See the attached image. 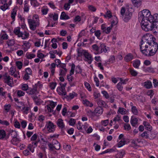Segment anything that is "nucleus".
Segmentation results:
<instances>
[{"label":"nucleus","instance_id":"nucleus-52","mask_svg":"<svg viewBox=\"0 0 158 158\" xmlns=\"http://www.w3.org/2000/svg\"><path fill=\"white\" fill-rule=\"evenodd\" d=\"M75 68V65L74 64H72V66L71 69L70 71V75H72L73 74Z\"/></svg>","mask_w":158,"mask_h":158},{"label":"nucleus","instance_id":"nucleus-37","mask_svg":"<svg viewBox=\"0 0 158 158\" xmlns=\"http://www.w3.org/2000/svg\"><path fill=\"white\" fill-rule=\"evenodd\" d=\"M92 47L93 50L97 52L96 54H99V47H98L96 44H94L92 45Z\"/></svg>","mask_w":158,"mask_h":158},{"label":"nucleus","instance_id":"nucleus-61","mask_svg":"<svg viewBox=\"0 0 158 158\" xmlns=\"http://www.w3.org/2000/svg\"><path fill=\"white\" fill-rule=\"evenodd\" d=\"M48 146L50 150L51 151H53L54 150V149L55 148L54 145L51 143H49L48 144Z\"/></svg>","mask_w":158,"mask_h":158},{"label":"nucleus","instance_id":"nucleus-14","mask_svg":"<svg viewBox=\"0 0 158 158\" xmlns=\"http://www.w3.org/2000/svg\"><path fill=\"white\" fill-rule=\"evenodd\" d=\"M130 122L131 125L133 127H137L138 126V120L136 118H133V117L132 116L131 117Z\"/></svg>","mask_w":158,"mask_h":158},{"label":"nucleus","instance_id":"nucleus-39","mask_svg":"<svg viewBox=\"0 0 158 158\" xmlns=\"http://www.w3.org/2000/svg\"><path fill=\"white\" fill-rule=\"evenodd\" d=\"M6 43L8 46H11L15 44V41L14 39H11L7 41Z\"/></svg>","mask_w":158,"mask_h":158},{"label":"nucleus","instance_id":"nucleus-34","mask_svg":"<svg viewBox=\"0 0 158 158\" xmlns=\"http://www.w3.org/2000/svg\"><path fill=\"white\" fill-rule=\"evenodd\" d=\"M112 19L113 20L111 22L110 26L113 27L114 25H116L117 23V22H116L117 21L118 19L116 17L114 16L113 17Z\"/></svg>","mask_w":158,"mask_h":158},{"label":"nucleus","instance_id":"nucleus-26","mask_svg":"<svg viewBox=\"0 0 158 158\" xmlns=\"http://www.w3.org/2000/svg\"><path fill=\"white\" fill-rule=\"evenodd\" d=\"M9 135H11L12 138L17 137V133L16 131L13 130H10L9 131Z\"/></svg>","mask_w":158,"mask_h":158},{"label":"nucleus","instance_id":"nucleus-59","mask_svg":"<svg viewBox=\"0 0 158 158\" xmlns=\"http://www.w3.org/2000/svg\"><path fill=\"white\" fill-rule=\"evenodd\" d=\"M0 38L3 40H6L8 39V36L6 34H2V35H0Z\"/></svg>","mask_w":158,"mask_h":158},{"label":"nucleus","instance_id":"nucleus-30","mask_svg":"<svg viewBox=\"0 0 158 158\" xmlns=\"http://www.w3.org/2000/svg\"><path fill=\"white\" fill-rule=\"evenodd\" d=\"M144 84V86L147 89H150L152 87V82L150 81L145 82Z\"/></svg>","mask_w":158,"mask_h":158},{"label":"nucleus","instance_id":"nucleus-22","mask_svg":"<svg viewBox=\"0 0 158 158\" xmlns=\"http://www.w3.org/2000/svg\"><path fill=\"white\" fill-rule=\"evenodd\" d=\"M143 124L148 130L151 131L152 130V127L148 122L144 121Z\"/></svg>","mask_w":158,"mask_h":158},{"label":"nucleus","instance_id":"nucleus-29","mask_svg":"<svg viewBox=\"0 0 158 158\" xmlns=\"http://www.w3.org/2000/svg\"><path fill=\"white\" fill-rule=\"evenodd\" d=\"M32 98L36 105H38L40 104V99H38V97L36 95H34L32 97Z\"/></svg>","mask_w":158,"mask_h":158},{"label":"nucleus","instance_id":"nucleus-25","mask_svg":"<svg viewBox=\"0 0 158 158\" xmlns=\"http://www.w3.org/2000/svg\"><path fill=\"white\" fill-rule=\"evenodd\" d=\"M70 18L69 16L66 15L65 12H62L60 16V19H67Z\"/></svg>","mask_w":158,"mask_h":158},{"label":"nucleus","instance_id":"nucleus-55","mask_svg":"<svg viewBox=\"0 0 158 158\" xmlns=\"http://www.w3.org/2000/svg\"><path fill=\"white\" fill-rule=\"evenodd\" d=\"M76 123V120L75 119L71 118L69 121V123L70 125L74 126Z\"/></svg>","mask_w":158,"mask_h":158},{"label":"nucleus","instance_id":"nucleus-7","mask_svg":"<svg viewBox=\"0 0 158 158\" xmlns=\"http://www.w3.org/2000/svg\"><path fill=\"white\" fill-rule=\"evenodd\" d=\"M149 47L150 49L151 55H152V56H153L155 54L157 51L158 49V44L157 43L155 42L152 44H152L150 45V46Z\"/></svg>","mask_w":158,"mask_h":158},{"label":"nucleus","instance_id":"nucleus-8","mask_svg":"<svg viewBox=\"0 0 158 158\" xmlns=\"http://www.w3.org/2000/svg\"><path fill=\"white\" fill-rule=\"evenodd\" d=\"M141 47V49H140L142 53L145 56H152L151 55V51H150V49H149V46L148 45H145V48L143 49L142 48V46Z\"/></svg>","mask_w":158,"mask_h":158},{"label":"nucleus","instance_id":"nucleus-23","mask_svg":"<svg viewBox=\"0 0 158 158\" xmlns=\"http://www.w3.org/2000/svg\"><path fill=\"white\" fill-rule=\"evenodd\" d=\"M29 90V91L27 92V93L29 94L33 95L36 94V93L37 92V90L36 87H35V86H33L32 89H30Z\"/></svg>","mask_w":158,"mask_h":158},{"label":"nucleus","instance_id":"nucleus-19","mask_svg":"<svg viewBox=\"0 0 158 158\" xmlns=\"http://www.w3.org/2000/svg\"><path fill=\"white\" fill-rule=\"evenodd\" d=\"M20 141V140L19 139L17 138V137H15L12 138L11 140V142L13 144L17 145Z\"/></svg>","mask_w":158,"mask_h":158},{"label":"nucleus","instance_id":"nucleus-53","mask_svg":"<svg viewBox=\"0 0 158 158\" xmlns=\"http://www.w3.org/2000/svg\"><path fill=\"white\" fill-rule=\"evenodd\" d=\"M117 88L119 91H122L123 88L122 84L121 82L118 83L117 85Z\"/></svg>","mask_w":158,"mask_h":158},{"label":"nucleus","instance_id":"nucleus-46","mask_svg":"<svg viewBox=\"0 0 158 158\" xmlns=\"http://www.w3.org/2000/svg\"><path fill=\"white\" fill-rule=\"evenodd\" d=\"M16 65L17 68L19 69H21L22 68L23 63L20 61H17L16 62Z\"/></svg>","mask_w":158,"mask_h":158},{"label":"nucleus","instance_id":"nucleus-15","mask_svg":"<svg viewBox=\"0 0 158 158\" xmlns=\"http://www.w3.org/2000/svg\"><path fill=\"white\" fill-rule=\"evenodd\" d=\"M56 124L60 128L63 129L64 128L65 125L63 120L61 118H59L57 121Z\"/></svg>","mask_w":158,"mask_h":158},{"label":"nucleus","instance_id":"nucleus-6","mask_svg":"<svg viewBox=\"0 0 158 158\" xmlns=\"http://www.w3.org/2000/svg\"><path fill=\"white\" fill-rule=\"evenodd\" d=\"M56 127V126L54 125L52 122L49 121L46 122L45 128L48 129L49 132H52L55 131Z\"/></svg>","mask_w":158,"mask_h":158},{"label":"nucleus","instance_id":"nucleus-3","mask_svg":"<svg viewBox=\"0 0 158 158\" xmlns=\"http://www.w3.org/2000/svg\"><path fill=\"white\" fill-rule=\"evenodd\" d=\"M154 22L153 23L149 24L150 27V30L155 31L154 32L158 33V14H156L153 15Z\"/></svg>","mask_w":158,"mask_h":158},{"label":"nucleus","instance_id":"nucleus-28","mask_svg":"<svg viewBox=\"0 0 158 158\" xmlns=\"http://www.w3.org/2000/svg\"><path fill=\"white\" fill-rule=\"evenodd\" d=\"M125 154V151L122 150L116 154V158H123Z\"/></svg>","mask_w":158,"mask_h":158},{"label":"nucleus","instance_id":"nucleus-64","mask_svg":"<svg viewBox=\"0 0 158 158\" xmlns=\"http://www.w3.org/2000/svg\"><path fill=\"white\" fill-rule=\"evenodd\" d=\"M14 126L16 128H20V125L19 122L16 120L15 122Z\"/></svg>","mask_w":158,"mask_h":158},{"label":"nucleus","instance_id":"nucleus-51","mask_svg":"<svg viewBox=\"0 0 158 158\" xmlns=\"http://www.w3.org/2000/svg\"><path fill=\"white\" fill-rule=\"evenodd\" d=\"M109 123V120L106 119L104 120H102L101 122V124L104 126H106Z\"/></svg>","mask_w":158,"mask_h":158},{"label":"nucleus","instance_id":"nucleus-56","mask_svg":"<svg viewBox=\"0 0 158 158\" xmlns=\"http://www.w3.org/2000/svg\"><path fill=\"white\" fill-rule=\"evenodd\" d=\"M29 109V108L28 107H25V106L23 107L22 108L23 113L26 114H27Z\"/></svg>","mask_w":158,"mask_h":158},{"label":"nucleus","instance_id":"nucleus-63","mask_svg":"<svg viewBox=\"0 0 158 158\" xmlns=\"http://www.w3.org/2000/svg\"><path fill=\"white\" fill-rule=\"evenodd\" d=\"M22 89L24 91H26L28 89V86L27 84H23L22 87Z\"/></svg>","mask_w":158,"mask_h":158},{"label":"nucleus","instance_id":"nucleus-41","mask_svg":"<svg viewBox=\"0 0 158 158\" xmlns=\"http://www.w3.org/2000/svg\"><path fill=\"white\" fill-rule=\"evenodd\" d=\"M87 114L88 116L91 117H94L95 115L94 114V111H92L90 110H89L87 112Z\"/></svg>","mask_w":158,"mask_h":158},{"label":"nucleus","instance_id":"nucleus-10","mask_svg":"<svg viewBox=\"0 0 158 158\" xmlns=\"http://www.w3.org/2000/svg\"><path fill=\"white\" fill-rule=\"evenodd\" d=\"M132 15V13L129 10H127L126 13L123 18V20L126 22H128L130 20Z\"/></svg>","mask_w":158,"mask_h":158},{"label":"nucleus","instance_id":"nucleus-17","mask_svg":"<svg viewBox=\"0 0 158 158\" xmlns=\"http://www.w3.org/2000/svg\"><path fill=\"white\" fill-rule=\"evenodd\" d=\"M133 5L136 7H138L142 4V0H131Z\"/></svg>","mask_w":158,"mask_h":158},{"label":"nucleus","instance_id":"nucleus-50","mask_svg":"<svg viewBox=\"0 0 158 158\" xmlns=\"http://www.w3.org/2000/svg\"><path fill=\"white\" fill-rule=\"evenodd\" d=\"M83 125L82 123H81L80 121H79L77 125V128L79 130H83Z\"/></svg>","mask_w":158,"mask_h":158},{"label":"nucleus","instance_id":"nucleus-44","mask_svg":"<svg viewBox=\"0 0 158 158\" xmlns=\"http://www.w3.org/2000/svg\"><path fill=\"white\" fill-rule=\"evenodd\" d=\"M35 55L34 54H28L27 53L26 55V57L28 59H31L35 57Z\"/></svg>","mask_w":158,"mask_h":158},{"label":"nucleus","instance_id":"nucleus-13","mask_svg":"<svg viewBox=\"0 0 158 158\" xmlns=\"http://www.w3.org/2000/svg\"><path fill=\"white\" fill-rule=\"evenodd\" d=\"M107 51L106 46L104 44L100 43V45L99 46V53L100 54L103 52L106 53Z\"/></svg>","mask_w":158,"mask_h":158},{"label":"nucleus","instance_id":"nucleus-21","mask_svg":"<svg viewBox=\"0 0 158 158\" xmlns=\"http://www.w3.org/2000/svg\"><path fill=\"white\" fill-rule=\"evenodd\" d=\"M17 10L15 7L12 9V11L11 13V17L13 21H14L15 20V17L16 15Z\"/></svg>","mask_w":158,"mask_h":158},{"label":"nucleus","instance_id":"nucleus-36","mask_svg":"<svg viewBox=\"0 0 158 158\" xmlns=\"http://www.w3.org/2000/svg\"><path fill=\"white\" fill-rule=\"evenodd\" d=\"M131 110L132 113L135 115L138 114V111L136 106H133L131 107Z\"/></svg>","mask_w":158,"mask_h":158},{"label":"nucleus","instance_id":"nucleus-1","mask_svg":"<svg viewBox=\"0 0 158 158\" xmlns=\"http://www.w3.org/2000/svg\"><path fill=\"white\" fill-rule=\"evenodd\" d=\"M150 14L151 13L148 10H143L139 14L138 19L139 21H141V28L146 31H149V29L151 28L150 27V26L148 22H145V20L147 21V19L150 16Z\"/></svg>","mask_w":158,"mask_h":158},{"label":"nucleus","instance_id":"nucleus-32","mask_svg":"<svg viewBox=\"0 0 158 158\" xmlns=\"http://www.w3.org/2000/svg\"><path fill=\"white\" fill-rule=\"evenodd\" d=\"M67 71V70L66 69H60L59 75L60 76H64L65 75Z\"/></svg>","mask_w":158,"mask_h":158},{"label":"nucleus","instance_id":"nucleus-12","mask_svg":"<svg viewBox=\"0 0 158 158\" xmlns=\"http://www.w3.org/2000/svg\"><path fill=\"white\" fill-rule=\"evenodd\" d=\"M4 79V82L5 83H7V85L10 86H12L11 82L13 81V78L10 76L6 77L5 78H3Z\"/></svg>","mask_w":158,"mask_h":158},{"label":"nucleus","instance_id":"nucleus-33","mask_svg":"<svg viewBox=\"0 0 158 158\" xmlns=\"http://www.w3.org/2000/svg\"><path fill=\"white\" fill-rule=\"evenodd\" d=\"M147 20H148L147 21H146L145 20V22H148V24L153 23V22H154L153 15H152L150 14V16L148 17V18H147Z\"/></svg>","mask_w":158,"mask_h":158},{"label":"nucleus","instance_id":"nucleus-40","mask_svg":"<svg viewBox=\"0 0 158 158\" xmlns=\"http://www.w3.org/2000/svg\"><path fill=\"white\" fill-rule=\"evenodd\" d=\"M8 7L9 6L7 3H4L3 5L1 6L0 9L3 11H5L8 9Z\"/></svg>","mask_w":158,"mask_h":158},{"label":"nucleus","instance_id":"nucleus-9","mask_svg":"<svg viewBox=\"0 0 158 158\" xmlns=\"http://www.w3.org/2000/svg\"><path fill=\"white\" fill-rule=\"evenodd\" d=\"M50 104L47 106V109L48 112H51L53 111V109L56 105L57 102H54L52 101H50Z\"/></svg>","mask_w":158,"mask_h":158},{"label":"nucleus","instance_id":"nucleus-4","mask_svg":"<svg viewBox=\"0 0 158 158\" xmlns=\"http://www.w3.org/2000/svg\"><path fill=\"white\" fill-rule=\"evenodd\" d=\"M28 23L30 29L32 31H35L40 25L39 20H35L33 18L28 19Z\"/></svg>","mask_w":158,"mask_h":158},{"label":"nucleus","instance_id":"nucleus-58","mask_svg":"<svg viewBox=\"0 0 158 158\" xmlns=\"http://www.w3.org/2000/svg\"><path fill=\"white\" fill-rule=\"evenodd\" d=\"M125 142H126L124 140H123L122 139L119 142L118 144V147L120 148L122 147L123 145L125 144Z\"/></svg>","mask_w":158,"mask_h":158},{"label":"nucleus","instance_id":"nucleus-38","mask_svg":"<svg viewBox=\"0 0 158 158\" xmlns=\"http://www.w3.org/2000/svg\"><path fill=\"white\" fill-rule=\"evenodd\" d=\"M130 72L131 75L133 77L136 76L138 74V73L132 69H130Z\"/></svg>","mask_w":158,"mask_h":158},{"label":"nucleus","instance_id":"nucleus-20","mask_svg":"<svg viewBox=\"0 0 158 158\" xmlns=\"http://www.w3.org/2000/svg\"><path fill=\"white\" fill-rule=\"evenodd\" d=\"M140 64V62L139 60H136L133 61V66L135 68L138 69Z\"/></svg>","mask_w":158,"mask_h":158},{"label":"nucleus","instance_id":"nucleus-27","mask_svg":"<svg viewBox=\"0 0 158 158\" xmlns=\"http://www.w3.org/2000/svg\"><path fill=\"white\" fill-rule=\"evenodd\" d=\"M83 103L84 105H85L87 106L92 107L93 106V104L92 103L86 100H83Z\"/></svg>","mask_w":158,"mask_h":158},{"label":"nucleus","instance_id":"nucleus-54","mask_svg":"<svg viewBox=\"0 0 158 158\" xmlns=\"http://www.w3.org/2000/svg\"><path fill=\"white\" fill-rule=\"evenodd\" d=\"M84 84L85 87L88 90L90 91H91L92 89L90 85L86 82H85Z\"/></svg>","mask_w":158,"mask_h":158},{"label":"nucleus","instance_id":"nucleus-16","mask_svg":"<svg viewBox=\"0 0 158 158\" xmlns=\"http://www.w3.org/2000/svg\"><path fill=\"white\" fill-rule=\"evenodd\" d=\"M96 102L98 106H100L101 107H105L107 106L106 102L100 99H97L96 100Z\"/></svg>","mask_w":158,"mask_h":158},{"label":"nucleus","instance_id":"nucleus-2","mask_svg":"<svg viewBox=\"0 0 158 158\" xmlns=\"http://www.w3.org/2000/svg\"><path fill=\"white\" fill-rule=\"evenodd\" d=\"M156 41V39L152 35L149 34H146L143 36L140 44L139 45L140 49H141V47L142 45H148L149 47L150 46V45L155 43Z\"/></svg>","mask_w":158,"mask_h":158},{"label":"nucleus","instance_id":"nucleus-45","mask_svg":"<svg viewBox=\"0 0 158 158\" xmlns=\"http://www.w3.org/2000/svg\"><path fill=\"white\" fill-rule=\"evenodd\" d=\"M57 83L56 82H52L49 84V87L51 89L53 90L56 85Z\"/></svg>","mask_w":158,"mask_h":158},{"label":"nucleus","instance_id":"nucleus-47","mask_svg":"<svg viewBox=\"0 0 158 158\" xmlns=\"http://www.w3.org/2000/svg\"><path fill=\"white\" fill-rule=\"evenodd\" d=\"M123 127L124 130L127 131H129L131 129L130 125L128 123H125Z\"/></svg>","mask_w":158,"mask_h":158},{"label":"nucleus","instance_id":"nucleus-48","mask_svg":"<svg viewBox=\"0 0 158 158\" xmlns=\"http://www.w3.org/2000/svg\"><path fill=\"white\" fill-rule=\"evenodd\" d=\"M141 136L142 137H145L146 139L148 138L149 137L148 132L147 131H145L141 134Z\"/></svg>","mask_w":158,"mask_h":158},{"label":"nucleus","instance_id":"nucleus-42","mask_svg":"<svg viewBox=\"0 0 158 158\" xmlns=\"http://www.w3.org/2000/svg\"><path fill=\"white\" fill-rule=\"evenodd\" d=\"M118 111L122 114H126V110L124 108L119 107Z\"/></svg>","mask_w":158,"mask_h":158},{"label":"nucleus","instance_id":"nucleus-11","mask_svg":"<svg viewBox=\"0 0 158 158\" xmlns=\"http://www.w3.org/2000/svg\"><path fill=\"white\" fill-rule=\"evenodd\" d=\"M103 110L102 107L100 106H98L94 110V112L95 116H99L101 115L103 112Z\"/></svg>","mask_w":158,"mask_h":158},{"label":"nucleus","instance_id":"nucleus-5","mask_svg":"<svg viewBox=\"0 0 158 158\" xmlns=\"http://www.w3.org/2000/svg\"><path fill=\"white\" fill-rule=\"evenodd\" d=\"M83 55L85 58L84 60L88 62L89 64H90L93 60L92 55L85 50H84Z\"/></svg>","mask_w":158,"mask_h":158},{"label":"nucleus","instance_id":"nucleus-43","mask_svg":"<svg viewBox=\"0 0 158 158\" xmlns=\"http://www.w3.org/2000/svg\"><path fill=\"white\" fill-rule=\"evenodd\" d=\"M143 71L146 72H152L153 71V69L152 67H149L147 68H144Z\"/></svg>","mask_w":158,"mask_h":158},{"label":"nucleus","instance_id":"nucleus-24","mask_svg":"<svg viewBox=\"0 0 158 158\" xmlns=\"http://www.w3.org/2000/svg\"><path fill=\"white\" fill-rule=\"evenodd\" d=\"M14 32L15 35H17L19 37V36L22 35V32L20 31V28L19 27L15 28Z\"/></svg>","mask_w":158,"mask_h":158},{"label":"nucleus","instance_id":"nucleus-18","mask_svg":"<svg viewBox=\"0 0 158 158\" xmlns=\"http://www.w3.org/2000/svg\"><path fill=\"white\" fill-rule=\"evenodd\" d=\"M133 58V55L131 53H129L125 56L124 59L126 61L128 62L131 60Z\"/></svg>","mask_w":158,"mask_h":158},{"label":"nucleus","instance_id":"nucleus-31","mask_svg":"<svg viewBox=\"0 0 158 158\" xmlns=\"http://www.w3.org/2000/svg\"><path fill=\"white\" fill-rule=\"evenodd\" d=\"M6 132L4 130H0V139H2L5 138Z\"/></svg>","mask_w":158,"mask_h":158},{"label":"nucleus","instance_id":"nucleus-35","mask_svg":"<svg viewBox=\"0 0 158 158\" xmlns=\"http://www.w3.org/2000/svg\"><path fill=\"white\" fill-rule=\"evenodd\" d=\"M29 34L27 32H25L24 34L22 32V35L19 36V37H22L23 39H25L28 37Z\"/></svg>","mask_w":158,"mask_h":158},{"label":"nucleus","instance_id":"nucleus-60","mask_svg":"<svg viewBox=\"0 0 158 158\" xmlns=\"http://www.w3.org/2000/svg\"><path fill=\"white\" fill-rule=\"evenodd\" d=\"M101 33L100 31L99 30H97L94 33L95 35L97 37L98 39H99Z\"/></svg>","mask_w":158,"mask_h":158},{"label":"nucleus","instance_id":"nucleus-49","mask_svg":"<svg viewBox=\"0 0 158 158\" xmlns=\"http://www.w3.org/2000/svg\"><path fill=\"white\" fill-rule=\"evenodd\" d=\"M112 27L111 26H110L107 27L106 28L105 30H104V32H105L106 34H109L112 28Z\"/></svg>","mask_w":158,"mask_h":158},{"label":"nucleus","instance_id":"nucleus-57","mask_svg":"<svg viewBox=\"0 0 158 158\" xmlns=\"http://www.w3.org/2000/svg\"><path fill=\"white\" fill-rule=\"evenodd\" d=\"M23 45L25 46L26 48H24L25 51H27L29 48L31 46L29 42H26L23 43Z\"/></svg>","mask_w":158,"mask_h":158},{"label":"nucleus","instance_id":"nucleus-62","mask_svg":"<svg viewBox=\"0 0 158 158\" xmlns=\"http://www.w3.org/2000/svg\"><path fill=\"white\" fill-rule=\"evenodd\" d=\"M102 93L103 94V96H104L107 99L109 98V95L106 91L105 90L102 91Z\"/></svg>","mask_w":158,"mask_h":158}]
</instances>
